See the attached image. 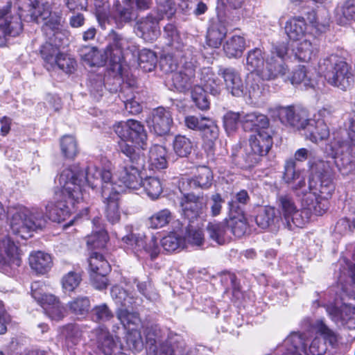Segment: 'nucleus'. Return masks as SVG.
<instances>
[{
    "label": "nucleus",
    "instance_id": "obj_35",
    "mask_svg": "<svg viewBox=\"0 0 355 355\" xmlns=\"http://www.w3.org/2000/svg\"><path fill=\"white\" fill-rule=\"evenodd\" d=\"M283 72L281 77L284 81L289 80L293 85H298L303 83L305 87H313V81L306 78V71L305 68H293L291 71L290 68H282Z\"/></svg>",
    "mask_w": 355,
    "mask_h": 355
},
{
    "label": "nucleus",
    "instance_id": "obj_34",
    "mask_svg": "<svg viewBox=\"0 0 355 355\" xmlns=\"http://www.w3.org/2000/svg\"><path fill=\"white\" fill-rule=\"evenodd\" d=\"M228 230L238 238L243 236L248 229L247 220L243 211L235 213L230 212V218L226 220Z\"/></svg>",
    "mask_w": 355,
    "mask_h": 355
},
{
    "label": "nucleus",
    "instance_id": "obj_33",
    "mask_svg": "<svg viewBox=\"0 0 355 355\" xmlns=\"http://www.w3.org/2000/svg\"><path fill=\"white\" fill-rule=\"evenodd\" d=\"M79 54L82 60L90 67H100L105 62V55L96 46H82L79 49Z\"/></svg>",
    "mask_w": 355,
    "mask_h": 355
},
{
    "label": "nucleus",
    "instance_id": "obj_53",
    "mask_svg": "<svg viewBox=\"0 0 355 355\" xmlns=\"http://www.w3.org/2000/svg\"><path fill=\"white\" fill-rule=\"evenodd\" d=\"M157 17H162L163 19L166 15L168 18L172 17L176 12V5L174 0H155Z\"/></svg>",
    "mask_w": 355,
    "mask_h": 355
},
{
    "label": "nucleus",
    "instance_id": "obj_3",
    "mask_svg": "<svg viewBox=\"0 0 355 355\" xmlns=\"http://www.w3.org/2000/svg\"><path fill=\"white\" fill-rule=\"evenodd\" d=\"M8 220L14 234L26 239L31 231L42 228L44 216L37 208L29 210L21 205L8 207L7 210Z\"/></svg>",
    "mask_w": 355,
    "mask_h": 355
},
{
    "label": "nucleus",
    "instance_id": "obj_39",
    "mask_svg": "<svg viewBox=\"0 0 355 355\" xmlns=\"http://www.w3.org/2000/svg\"><path fill=\"white\" fill-rule=\"evenodd\" d=\"M276 202L279 210L278 214L286 222L297 208L293 199L288 194H282L277 197Z\"/></svg>",
    "mask_w": 355,
    "mask_h": 355
},
{
    "label": "nucleus",
    "instance_id": "obj_38",
    "mask_svg": "<svg viewBox=\"0 0 355 355\" xmlns=\"http://www.w3.org/2000/svg\"><path fill=\"white\" fill-rule=\"evenodd\" d=\"M207 230L210 238L220 245L224 244L230 240V236L227 234L228 228L226 223H209Z\"/></svg>",
    "mask_w": 355,
    "mask_h": 355
},
{
    "label": "nucleus",
    "instance_id": "obj_5",
    "mask_svg": "<svg viewBox=\"0 0 355 355\" xmlns=\"http://www.w3.org/2000/svg\"><path fill=\"white\" fill-rule=\"evenodd\" d=\"M327 150L343 175H348L355 170V153L348 142L334 140Z\"/></svg>",
    "mask_w": 355,
    "mask_h": 355
},
{
    "label": "nucleus",
    "instance_id": "obj_37",
    "mask_svg": "<svg viewBox=\"0 0 355 355\" xmlns=\"http://www.w3.org/2000/svg\"><path fill=\"white\" fill-rule=\"evenodd\" d=\"M174 153L180 157H187L193 149V141L184 135H176L173 141Z\"/></svg>",
    "mask_w": 355,
    "mask_h": 355
},
{
    "label": "nucleus",
    "instance_id": "obj_4",
    "mask_svg": "<svg viewBox=\"0 0 355 355\" xmlns=\"http://www.w3.org/2000/svg\"><path fill=\"white\" fill-rule=\"evenodd\" d=\"M22 28L17 7L12 6L10 1L0 6V46L6 45L8 36L19 35Z\"/></svg>",
    "mask_w": 355,
    "mask_h": 355
},
{
    "label": "nucleus",
    "instance_id": "obj_52",
    "mask_svg": "<svg viewBox=\"0 0 355 355\" xmlns=\"http://www.w3.org/2000/svg\"><path fill=\"white\" fill-rule=\"evenodd\" d=\"M313 51L312 42L309 40L305 39L297 44L294 58L302 62H308L311 60Z\"/></svg>",
    "mask_w": 355,
    "mask_h": 355
},
{
    "label": "nucleus",
    "instance_id": "obj_26",
    "mask_svg": "<svg viewBox=\"0 0 355 355\" xmlns=\"http://www.w3.org/2000/svg\"><path fill=\"white\" fill-rule=\"evenodd\" d=\"M332 320H340L348 329H355V307L348 304H343L340 309L329 306L327 309Z\"/></svg>",
    "mask_w": 355,
    "mask_h": 355
},
{
    "label": "nucleus",
    "instance_id": "obj_15",
    "mask_svg": "<svg viewBox=\"0 0 355 355\" xmlns=\"http://www.w3.org/2000/svg\"><path fill=\"white\" fill-rule=\"evenodd\" d=\"M173 124L172 114L168 109L158 107L153 110L148 125L155 134L159 136L167 134Z\"/></svg>",
    "mask_w": 355,
    "mask_h": 355
},
{
    "label": "nucleus",
    "instance_id": "obj_9",
    "mask_svg": "<svg viewBox=\"0 0 355 355\" xmlns=\"http://www.w3.org/2000/svg\"><path fill=\"white\" fill-rule=\"evenodd\" d=\"M272 52L270 58L266 59L261 49L255 48L248 53L246 62L250 67H262L265 63L268 65H277L283 67L287 64V60L290 58L287 55V47L284 44L276 46Z\"/></svg>",
    "mask_w": 355,
    "mask_h": 355
},
{
    "label": "nucleus",
    "instance_id": "obj_19",
    "mask_svg": "<svg viewBox=\"0 0 355 355\" xmlns=\"http://www.w3.org/2000/svg\"><path fill=\"white\" fill-rule=\"evenodd\" d=\"M256 223L262 229L278 230L283 223L282 218L274 207L264 206L259 209L255 218Z\"/></svg>",
    "mask_w": 355,
    "mask_h": 355
},
{
    "label": "nucleus",
    "instance_id": "obj_58",
    "mask_svg": "<svg viewBox=\"0 0 355 355\" xmlns=\"http://www.w3.org/2000/svg\"><path fill=\"white\" fill-rule=\"evenodd\" d=\"M242 113L229 112L223 117L224 128L227 134L236 130L239 123H241Z\"/></svg>",
    "mask_w": 355,
    "mask_h": 355
},
{
    "label": "nucleus",
    "instance_id": "obj_31",
    "mask_svg": "<svg viewBox=\"0 0 355 355\" xmlns=\"http://www.w3.org/2000/svg\"><path fill=\"white\" fill-rule=\"evenodd\" d=\"M29 264L32 270L38 274H46L53 266V261L48 253L36 251L29 256Z\"/></svg>",
    "mask_w": 355,
    "mask_h": 355
},
{
    "label": "nucleus",
    "instance_id": "obj_48",
    "mask_svg": "<svg viewBox=\"0 0 355 355\" xmlns=\"http://www.w3.org/2000/svg\"><path fill=\"white\" fill-rule=\"evenodd\" d=\"M69 309L76 315H84L89 311L90 301L88 297L80 296L68 303Z\"/></svg>",
    "mask_w": 355,
    "mask_h": 355
},
{
    "label": "nucleus",
    "instance_id": "obj_62",
    "mask_svg": "<svg viewBox=\"0 0 355 355\" xmlns=\"http://www.w3.org/2000/svg\"><path fill=\"white\" fill-rule=\"evenodd\" d=\"M313 198H315V202H312L311 205L308 204V210L309 212L313 211L316 215H322L328 209V198H322V196L320 195L310 198H309V196H307V199L312 200Z\"/></svg>",
    "mask_w": 355,
    "mask_h": 355
},
{
    "label": "nucleus",
    "instance_id": "obj_18",
    "mask_svg": "<svg viewBox=\"0 0 355 355\" xmlns=\"http://www.w3.org/2000/svg\"><path fill=\"white\" fill-rule=\"evenodd\" d=\"M196 73L193 68H183L179 71H172L170 76L174 87L181 92H185L191 91L198 83Z\"/></svg>",
    "mask_w": 355,
    "mask_h": 355
},
{
    "label": "nucleus",
    "instance_id": "obj_63",
    "mask_svg": "<svg viewBox=\"0 0 355 355\" xmlns=\"http://www.w3.org/2000/svg\"><path fill=\"white\" fill-rule=\"evenodd\" d=\"M312 178L309 180L324 176L326 174H331L329 164L323 160H318L311 164Z\"/></svg>",
    "mask_w": 355,
    "mask_h": 355
},
{
    "label": "nucleus",
    "instance_id": "obj_30",
    "mask_svg": "<svg viewBox=\"0 0 355 355\" xmlns=\"http://www.w3.org/2000/svg\"><path fill=\"white\" fill-rule=\"evenodd\" d=\"M198 84L213 96L220 94V87L211 68H199L197 71Z\"/></svg>",
    "mask_w": 355,
    "mask_h": 355
},
{
    "label": "nucleus",
    "instance_id": "obj_16",
    "mask_svg": "<svg viewBox=\"0 0 355 355\" xmlns=\"http://www.w3.org/2000/svg\"><path fill=\"white\" fill-rule=\"evenodd\" d=\"M146 343L148 345V355H184V348L182 344L173 340H166L157 345L155 338L150 334L146 336Z\"/></svg>",
    "mask_w": 355,
    "mask_h": 355
},
{
    "label": "nucleus",
    "instance_id": "obj_57",
    "mask_svg": "<svg viewBox=\"0 0 355 355\" xmlns=\"http://www.w3.org/2000/svg\"><path fill=\"white\" fill-rule=\"evenodd\" d=\"M108 241L107 232L103 229L96 231L87 239V244L92 248H102L105 246Z\"/></svg>",
    "mask_w": 355,
    "mask_h": 355
},
{
    "label": "nucleus",
    "instance_id": "obj_61",
    "mask_svg": "<svg viewBox=\"0 0 355 355\" xmlns=\"http://www.w3.org/2000/svg\"><path fill=\"white\" fill-rule=\"evenodd\" d=\"M144 236L140 234H129L123 236L121 239L128 248L132 249L136 253L142 252L144 243Z\"/></svg>",
    "mask_w": 355,
    "mask_h": 355
},
{
    "label": "nucleus",
    "instance_id": "obj_23",
    "mask_svg": "<svg viewBox=\"0 0 355 355\" xmlns=\"http://www.w3.org/2000/svg\"><path fill=\"white\" fill-rule=\"evenodd\" d=\"M21 262L18 248L15 243L10 239L0 241V263L15 268L19 267Z\"/></svg>",
    "mask_w": 355,
    "mask_h": 355
},
{
    "label": "nucleus",
    "instance_id": "obj_28",
    "mask_svg": "<svg viewBox=\"0 0 355 355\" xmlns=\"http://www.w3.org/2000/svg\"><path fill=\"white\" fill-rule=\"evenodd\" d=\"M241 124L245 130H254L255 133L261 131L262 129L272 130L269 127L268 117L264 114L257 112L247 114L242 112Z\"/></svg>",
    "mask_w": 355,
    "mask_h": 355
},
{
    "label": "nucleus",
    "instance_id": "obj_10",
    "mask_svg": "<svg viewBox=\"0 0 355 355\" xmlns=\"http://www.w3.org/2000/svg\"><path fill=\"white\" fill-rule=\"evenodd\" d=\"M219 73L222 75L227 90L233 96H241L248 92L251 98L259 96V85L252 84L249 87L245 86L240 76L232 68H223L220 70Z\"/></svg>",
    "mask_w": 355,
    "mask_h": 355
},
{
    "label": "nucleus",
    "instance_id": "obj_51",
    "mask_svg": "<svg viewBox=\"0 0 355 355\" xmlns=\"http://www.w3.org/2000/svg\"><path fill=\"white\" fill-rule=\"evenodd\" d=\"M163 248L168 252H174L177 250L183 249L185 247V241L183 238L171 234L164 237L161 241Z\"/></svg>",
    "mask_w": 355,
    "mask_h": 355
},
{
    "label": "nucleus",
    "instance_id": "obj_29",
    "mask_svg": "<svg viewBox=\"0 0 355 355\" xmlns=\"http://www.w3.org/2000/svg\"><path fill=\"white\" fill-rule=\"evenodd\" d=\"M119 182L126 188L137 190L141 186L139 169L135 166H125L118 175Z\"/></svg>",
    "mask_w": 355,
    "mask_h": 355
},
{
    "label": "nucleus",
    "instance_id": "obj_17",
    "mask_svg": "<svg viewBox=\"0 0 355 355\" xmlns=\"http://www.w3.org/2000/svg\"><path fill=\"white\" fill-rule=\"evenodd\" d=\"M278 116L282 122H287L290 125L304 130L308 119L307 111L305 109L294 107H279L277 109Z\"/></svg>",
    "mask_w": 355,
    "mask_h": 355
},
{
    "label": "nucleus",
    "instance_id": "obj_14",
    "mask_svg": "<svg viewBox=\"0 0 355 355\" xmlns=\"http://www.w3.org/2000/svg\"><path fill=\"white\" fill-rule=\"evenodd\" d=\"M283 180L288 184H295L292 186V189L298 196H306L310 193L309 187H306L305 178L302 172L296 169L295 161L293 158H290L285 162Z\"/></svg>",
    "mask_w": 355,
    "mask_h": 355
},
{
    "label": "nucleus",
    "instance_id": "obj_25",
    "mask_svg": "<svg viewBox=\"0 0 355 355\" xmlns=\"http://www.w3.org/2000/svg\"><path fill=\"white\" fill-rule=\"evenodd\" d=\"M324 78L330 85L342 90H346L352 80L348 68H328Z\"/></svg>",
    "mask_w": 355,
    "mask_h": 355
},
{
    "label": "nucleus",
    "instance_id": "obj_46",
    "mask_svg": "<svg viewBox=\"0 0 355 355\" xmlns=\"http://www.w3.org/2000/svg\"><path fill=\"white\" fill-rule=\"evenodd\" d=\"M146 194L153 200L157 199L162 192L163 187L160 180L155 177H149L142 181Z\"/></svg>",
    "mask_w": 355,
    "mask_h": 355
},
{
    "label": "nucleus",
    "instance_id": "obj_56",
    "mask_svg": "<svg viewBox=\"0 0 355 355\" xmlns=\"http://www.w3.org/2000/svg\"><path fill=\"white\" fill-rule=\"evenodd\" d=\"M206 92L198 83H196L195 87L191 91V97L196 106L200 110H207L209 107V102L207 98Z\"/></svg>",
    "mask_w": 355,
    "mask_h": 355
},
{
    "label": "nucleus",
    "instance_id": "obj_43",
    "mask_svg": "<svg viewBox=\"0 0 355 355\" xmlns=\"http://www.w3.org/2000/svg\"><path fill=\"white\" fill-rule=\"evenodd\" d=\"M173 214L168 209L159 210L148 218L149 225L153 229H158L167 225L173 219Z\"/></svg>",
    "mask_w": 355,
    "mask_h": 355
},
{
    "label": "nucleus",
    "instance_id": "obj_27",
    "mask_svg": "<svg viewBox=\"0 0 355 355\" xmlns=\"http://www.w3.org/2000/svg\"><path fill=\"white\" fill-rule=\"evenodd\" d=\"M304 131L305 138L315 143L326 139L329 136V128L322 119H310Z\"/></svg>",
    "mask_w": 355,
    "mask_h": 355
},
{
    "label": "nucleus",
    "instance_id": "obj_47",
    "mask_svg": "<svg viewBox=\"0 0 355 355\" xmlns=\"http://www.w3.org/2000/svg\"><path fill=\"white\" fill-rule=\"evenodd\" d=\"M58 44L53 42H46L41 46L40 54L42 58L46 64H54L59 55Z\"/></svg>",
    "mask_w": 355,
    "mask_h": 355
},
{
    "label": "nucleus",
    "instance_id": "obj_45",
    "mask_svg": "<svg viewBox=\"0 0 355 355\" xmlns=\"http://www.w3.org/2000/svg\"><path fill=\"white\" fill-rule=\"evenodd\" d=\"M226 35V30L221 25H213L209 28L207 35V43L213 48H218Z\"/></svg>",
    "mask_w": 355,
    "mask_h": 355
},
{
    "label": "nucleus",
    "instance_id": "obj_42",
    "mask_svg": "<svg viewBox=\"0 0 355 355\" xmlns=\"http://www.w3.org/2000/svg\"><path fill=\"white\" fill-rule=\"evenodd\" d=\"M90 272L107 274L110 271V266L103 256L97 252H92L89 258Z\"/></svg>",
    "mask_w": 355,
    "mask_h": 355
},
{
    "label": "nucleus",
    "instance_id": "obj_1",
    "mask_svg": "<svg viewBox=\"0 0 355 355\" xmlns=\"http://www.w3.org/2000/svg\"><path fill=\"white\" fill-rule=\"evenodd\" d=\"M60 181L64 193L73 202H80L85 198L87 185L92 189L100 185L106 219L112 224L120 220L119 200L123 188L113 181L109 170L100 169L94 164H90L86 168L73 165L62 171Z\"/></svg>",
    "mask_w": 355,
    "mask_h": 355
},
{
    "label": "nucleus",
    "instance_id": "obj_50",
    "mask_svg": "<svg viewBox=\"0 0 355 355\" xmlns=\"http://www.w3.org/2000/svg\"><path fill=\"white\" fill-rule=\"evenodd\" d=\"M347 53L343 51H338L336 53L331 54L323 59L320 65L324 67H345L350 66L352 63L348 62L346 58Z\"/></svg>",
    "mask_w": 355,
    "mask_h": 355
},
{
    "label": "nucleus",
    "instance_id": "obj_21",
    "mask_svg": "<svg viewBox=\"0 0 355 355\" xmlns=\"http://www.w3.org/2000/svg\"><path fill=\"white\" fill-rule=\"evenodd\" d=\"M272 130L262 129L250 138V146L254 155H266L272 145Z\"/></svg>",
    "mask_w": 355,
    "mask_h": 355
},
{
    "label": "nucleus",
    "instance_id": "obj_60",
    "mask_svg": "<svg viewBox=\"0 0 355 355\" xmlns=\"http://www.w3.org/2000/svg\"><path fill=\"white\" fill-rule=\"evenodd\" d=\"M91 316L95 322H105L110 320L113 314L106 304L95 306L91 311Z\"/></svg>",
    "mask_w": 355,
    "mask_h": 355
},
{
    "label": "nucleus",
    "instance_id": "obj_24",
    "mask_svg": "<svg viewBox=\"0 0 355 355\" xmlns=\"http://www.w3.org/2000/svg\"><path fill=\"white\" fill-rule=\"evenodd\" d=\"M309 189H310L309 198L317 195L322 196L324 198H330L335 189L331 174H326L324 176H321V178L309 180Z\"/></svg>",
    "mask_w": 355,
    "mask_h": 355
},
{
    "label": "nucleus",
    "instance_id": "obj_7",
    "mask_svg": "<svg viewBox=\"0 0 355 355\" xmlns=\"http://www.w3.org/2000/svg\"><path fill=\"white\" fill-rule=\"evenodd\" d=\"M114 131L123 141H130L141 148L147 146V132L141 122L128 119L114 125Z\"/></svg>",
    "mask_w": 355,
    "mask_h": 355
},
{
    "label": "nucleus",
    "instance_id": "obj_13",
    "mask_svg": "<svg viewBox=\"0 0 355 355\" xmlns=\"http://www.w3.org/2000/svg\"><path fill=\"white\" fill-rule=\"evenodd\" d=\"M161 20L162 17L154 16L153 13L141 17L135 25L136 35L146 42H153L160 35L159 24Z\"/></svg>",
    "mask_w": 355,
    "mask_h": 355
},
{
    "label": "nucleus",
    "instance_id": "obj_8",
    "mask_svg": "<svg viewBox=\"0 0 355 355\" xmlns=\"http://www.w3.org/2000/svg\"><path fill=\"white\" fill-rule=\"evenodd\" d=\"M284 345L286 355H323L327 350L324 343L319 338H315L306 350L304 338L298 333L289 335L284 340Z\"/></svg>",
    "mask_w": 355,
    "mask_h": 355
},
{
    "label": "nucleus",
    "instance_id": "obj_55",
    "mask_svg": "<svg viewBox=\"0 0 355 355\" xmlns=\"http://www.w3.org/2000/svg\"><path fill=\"white\" fill-rule=\"evenodd\" d=\"M60 148L62 153L67 158L72 159L77 155V142L72 136L63 137L60 141Z\"/></svg>",
    "mask_w": 355,
    "mask_h": 355
},
{
    "label": "nucleus",
    "instance_id": "obj_64",
    "mask_svg": "<svg viewBox=\"0 0 355 355\" xmlns=\"http://www.w3.org/2000/svg\"><path fill=\"white\" fill-rule=\"evenodd\" d=\"M144 240L142 251L148 254L152 259H155L159 253L158 239L154 235H151L150 237L144 236Z\"/></svg>",
    "mask_w": 355,
    "mask_h": 355
},
{
    "label": "nucleus",
    "instance_id": "obj_41",
    "mask_svg": "<svg viewBox=\"0 0 355 355\" xmlns=\"http://www.w3.org/2000/svg\"><path fill=\"white\" fill-rule=\"evenodd\" d=\"M337 20L341 25L348 21L355 20V0H345L340 7L338 8Z\"/></svg>",
    "mask_w": 355,
    "mask_h": 355
},
{
    "label": "nucleus",
    "instance_id": "obj_22",
    "mask_svg": "<svg viewBox=\"0 0 355 355\" xmlns=\"http://www.w3.org/2000/svg\"><path fill=\"white\" fill-rule=\"evenodd\" d=\"M91 340H95L98 348L105 355H112L116 347L112 335L108 329L103 326L93 329L89 334Z\"/></svg>",
    "mask_w": 355,
    "mask_h": 355
},
{
    "label": "nucleus",
    "instance_id": "obj_20",
    "mask_svg": "<svg viewBox=\"0 0 355 355\" xmlns=\"http://www.w3.org/2000/svg\"><path fill=\"white\" fill-rule=\"evenodd\" d=\"M213 180L211 169L207 166H200L197 169V174L193 179L182 178L179 182V189L181 193L186 191L187 187L209 188Z\"/></svg>",
    "mask_w": 355,
    "mask_h": 355
},
{
    "label": "nucleus",
    "instance_id": "obj_32",
    "mask_svg": "<svg viewBox=\"0 0 355 355\" xmlns=\"http://www.w3.org/2000/svg\"><path fill=\"white\" fill-rule=\"evenodd\" d=\"M285 31L290 40L297 41L303 38L306 33V23L302 17L289 19L285 25Z\"/></svg>",
    "mask_w": 355,
    "mask_h": 355
},
{
    "label": "nucleus",
    "instance_id": "obj_2",
    "mask_svg": "<svg viewBox=\"0 0 355 355\" xmlns=\"http://www.w3.org/2000/svg\"><path fill=\"white\" fill-rule=\"evenodd\" d=\"M111 296L115 302L122 306L118 312L117 317L125 329L132 331L135 339L131 336L128 337V343L136 350H141L143 343L140 334L137 331V327L140 325L141 320L136 312H130L128 308H134L140 304V300L128 294L123 288L115 286L111 289Z\"/></svg>",
    "mask_w": 355,
    "mask_h": 355
},
{
    "label": "nucleus",
    "instance_id": "obj_54",
    "mask_svg": "<svg viewBox=\"0 0 355 355\" xmlns=\"http://www.w3.org/2000/svg\"><path fill=\"white\" fill-rule=\"evenodd\" d=\"M81 280V275L78 272L70 271L62 278V288L64 292H72L79 286Z\"/></svg>",
    "mask_w": 355,
    "mask_h": 355
},
{
    "label": "nucleus",
    "instance_id": "obj_11",
    "mask_svg": "<svg viewBox=\"0 0 355 355\" xmlns=\"http://www.w3.org/2000/svg\"><path fill=\"white\" fill-rule=\"evenodd\" d=\"M32 297L42 306L45 313L52 320L59 321L65 316L66 310L55 295L42 293L34 290L32 286Z\"/></svg>",
    "mask_w": 355,
    "mask_h": 355
},
{
    "label": "nucleus",
    "instance_id": "obj_59",
    "mask_svg": "<svg viewBox=\"0 0 355 355\" xmlns=\"http://www.w3.org/2000/svg\"><path fill=\"white\" fill-rule=\"evenodd\" d=\"M103 54L105 55V62L109 63L111 67H123V53L120 50H116L115 49L107 46L105 50L103 52Z\"/></svg>",
    "mask_w": 355,
    "mask_h": 355
},
{
    "label": "nucleus",
    "instance_id": "obj_49",
    "mask_svg": "<svg viewBox=\"0 0 355 355\" xmlns=\"http://www.w3.org/2000/svg\"><path fill=\"white\" fill-rule=\"evenodd\" d=\"M309 213L307 207L301 210L296 208L293 213H292L291 218L285 223L290 229H292L293 225L298 227H302L309 222Z\"/></svg>",
    "mask_w": 355,
    "mask_h": 355
},
{
    "label": "nucleus",
    "instance_id": "obj_44",
    "mask_svg": "<svg viewBox=\"0 0 355 355\" xmlns=\"http://www.w3.org/2000/svg\"><path fill=\"white\" fill-rule=\"evenodd\" d=\"M61 17L51 16L44 24L42 31L51 42H55L56 38L60 35Z\"/></svg>",
    "mask_w": 355,
    "mask_h": 355
},
{
    "label": "nucleus",
    "instance_id": "obj_12",
    "mask_svg": "<svg viewBox=\"0 0 355 355\" xmlns=\"http://www.w3.org/2000/svg\"><path fill=\"white\" fill-rule=\"evenodd\" d=\"M180 205L182 214L189 220L191 221L197 218L204 217L207 209V200L203 196L182 193Z\"/></svg>",
    "mask_w": 355,
    "mask_h": 355
},
{
    "label": "nucleus",
    "instance_id": "obj_36",
    "mask_svg": "<svg viewBox=\"0 0 355 355\" xmlns=\"http://www.w3.org/2000/svg\"><path fill=\"white\" fill-rule=\"evenodd\" d=\"M166 149L160 145L153 146L148 153V159L150 166L152 169H162L166 168Z\"/></svg>",
    "mask_w": 355,
    "mask_h": 355
},
{
    "label": "nucleus",
    "instance_id": "obj_6",
    "mask_svg": "<svg viewBox=\"0 0 355 355\" xmlns=\"http://www.w3.org/2000/svg\"><path fill=\"white\" fill-rule=\"evenodd\" d=\"M62 174V171L57 179L58 191L55 193L54 200L48 202L46 205V216L50 220L58 223L64 220L69 215L71 211L69 205L74 207L76 203L80 202H71L69 196L64 193L60 181Z\"/></svg>",
    "mask_w": 355,
    "mask_h": 355
},
{
    "label": "nucleus",
    "instance_id": "obj_40",
    "mask_svg": "<svg viewBox=\"0 0 355 355\" xmlns=\"http://www.w3.org/2000/svg\"><path fill=\"white\" fill-rule=\"evenodd\" d=\"M245 49V40L239 35L232 36L225 43L224 51L229 58H237L241 55Z\"/></svg>",
    "mask_w": 355,
    "mask_h": 355
}]
</instances>
